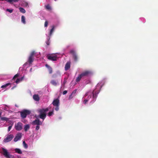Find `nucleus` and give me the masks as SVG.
Listing matches in <instances>:
<instances>
[{
  "label": "nucleus",
  "mask_w": 158,
  "mask_h": 158,
  "mask_svg": "<svg viewBox=\"0 0 158 158\" xmlns=\"http://www.w3.org/2000/svg\"><path fill=\"white\" fill-rule=\"evenodd\" d=\"M49 109L48 108H47L46 109H42L38 110V112L39 113V115L38 116V117H39L44 120L46 117V113L49 110Z\"/></svg>",
  "instance_id": "nucleus-1"
},
{
  "label": "nucleus",
  "mask_w": 158,
  "mask_h": 158,
  "mask_svg": "<svg viewBox=\"0 0 158 158\" xmlns=\"http://www.w3.org/2000/svg\"><path fill=\"white\" fill-rule=\"evenodd\" d=\"M30 113V111L27 110H24L20 112L21 117L23 118H26L27 116Z\"/></svg>",
  "instance_id": "nucleus-2"
},
{
  "label": "nucleus",
  "mask_w": 158,
  "mask_h": 158,
  "mask_svg": "<svg viewBox=\"0 0 158 158\" xmlns=\"http://www.w3.org/2000/svg\"><path fill=\"white\" fill-rule=\"evenodd\" d=\"M70 53L72 54L74 61H77L78 60V58L75 51L73 50H71L70 51Z\"/></svg>",
  "instance_id": "nucleus-3"
},
{
  "label": "nucleus",
  "mask_w": 158,
  "mask_h": 158,
  "mask_svg": "<svg viewBox=\"0 0 158 158\" xmlns=\"http://www.w3.org/2000/svg\"><path fill=\"white\" fill-rule=\"evenodd\" d=\"M14 136L12 134L8 135L7 137L3 140V142L5 143H7L10 141L13 138Z\"/></svg>",
  "instance_id": "nucleus-4"
},
{
  "label": "nucleus",
  "mask_w": 158,
  "mask_h": 158,
  "mask_svg": "<svg viewBox=\"0 0 158 158\" xmlns=\"http://www.w3.org/2000/svg\"><path fill=\"white\" fill-rule=\"evenodd\" d=\"M3 154L4 156L7 158H10V156H11L9 153L8 152L7 150L4 148H2Z\"/></svg>",
  "instance_id": "nucleus-5"
},
{
  "label": "nucleus",
  "mask_w": 158,
  "mask_h": 158,
  "mask_svg": "<svg viewBox=\"0 0 158 158\" xmlns=\"http://www.w3.org/2000/svg\"><path fill=\"white\" fill-rule=\"evenodd\" d=\"M15 128L17 131H20L22 129V124L20 122H19L15 125Z\"/></svg>",
  "instance_id": "nucleus-6"
},
{
  "label": "nucleus",
  "mask_w": 158,
  "mask_h": 158,
  "mask_svg": "<svg viewBox=\"0 0 158 158\" xmlns=\"http://www.w3.org/2000/svg\"><path fill=\"white\" fill-rule=\"evenodd\" d=\"M47 57L48 60L53 61L56 60L57 59V57L56 56H53L51 55H47Z\"/></svg>",
  "instance_id": "nucleus-7"
},
{
  "label": "nucleus",
  "mask_w": 158,
  "mask_h": 158,
  "mask_svg": "<svg viewBox=\"0 0 158 158\" xmlns=\"http://www.w3.org/2000/svg\"><path fill=\"white\" fill-rule=\"evenodd\" d=\"M22 134L21 133H18L15 137L14 138V140L15 142H17L22 137Z\"/></svg>",
  "instance_id": "nucleus-8"
},
{
  "label": "nucleus",
  "mask_w": 158,
  "mask_h": 158,
  "mask_svg": "<svg viewBox=\"0 0 158 158\" xmlns=\"http://www.w3.org/2000/svg\"><path fill=\"white\" fill-rule=\"evenodd\" d=\"M91 73V72L89 71H85L83 72L80 74L82 77H87Z\"/></svg>",
  "instance_id": "nucleus-9"
},
{
  "label": "nucleus",
  "mask_w": 158,
  "mask_h": 158,
  "mask_svg": "<svg viewBox=\"0 0 158 158\" xmlns=\"http://www.w3.org/2000/svg\"><path fill=\"white\" fill-rule=\"evenodd\" d=\"M32 124L33 125H42V123L39 119H36L32 122Z\"/></svg>",
  "instance_id": "nucleus-10"
},
{
  "label": "nucleus",
  "mask_w": 158,
  "mask_h": 158,
  "mask_svg": "<svg viewBox=\"0 0 158 158\" xmlns=\"http://www.w3.org/2000/svg\"><path fill=\"white\" fill-rule=\"evenodd\" d=\"M59 100L58 98L54 99L52 103L53 105L54 106H59Z\"/></svg>",
  "instance_id": "nucleus-11"
},
{
  "label": "nucleus",
  "mask_w": 158,
  "mask_h": 158,
  "mask_svg": "<svg viewBox=\"0 0 158 158\" xmlns=\"http://www.w3.org/2000/svg\"><path fill=\"white\" fill-rule=\"evenodd\" d=\"M92 94H93V102H94L95 101L96 98L97 97V95L98 94V93H96L95 92L94 93V91H93V92L91 93Z\"/></svg>",
  "instance_id": "nucleus-12"
},
{
  "label": "nucleus",
  "mask_w": 158,
  "mask_h": 158,
  "mask_svg": "<svg viewBox=\"0 0 158 158\" xmlns=\"http://www.w3.org/2000/svg\"><path fill=\"white\" fill-rule=\"evenodd\" d=\"M77 90L75 89L72 92L71 95L69 96V99H72L74 96H75Z\"/></svg>",
  "instance_id": "nucleus-13"
},
{
  "label": "nucleus",
  "mask_w": 158,
  "mask_h": 158,
  "mask_svg": "<svg viewBox=\"0 0 158 158\" xmlns=\"http://www.w3.org/2000/svg\"><path fill=\"white\" fill-rule=\"evenodd\" d=\"M70 67V62H67L65 64V70L67 71L69 69Z\"/></svg>",
  "instance_id": "nucleus-14"
},
{
  "label": "nucleus",
  "mask_w": 158,
  "mask_h": 158,
  "mask_svg": "<svg viewBox=\"0 0 158 158\" xmlns=\"http://www.w3.org/2000/svg\"><path fill=\"white\" fill-rule=\"evenodd\" d=\"M88 97L86 99H89L91 98V95H92V93L90 91H89L85 93V96L86 97V96H88Z\"/></svg>",
  "instance_id": "nucleus-15"
},
{
  "label": "nucleus",
  "mask_w": 158,
  "mask_h": 158,
  "mask_svg": "<svg viewBox=\"0 0 158 158\" xmlns=\"http://www.w3.org/2000/svg\"><path fill=\"white\" fill-rule=\"evenodd\" d=\"M33 98L36 101H38L40 100V97L38 94L34 95L33 96Z\"/></svg>",
  "instance_id": "nucleus-16"
},
{
  "label": "nucleus",
  "mask_w": 158,
  "mask_h": 158,
  "mask_svg": "<svg viewBox=\"0 0 158 158\" xmlns=\"http://www.w3.org/2000/svg\"><path fill=\"white\" fill-rule=\"evenodd\" d=\"M46 66L48 68L49 73L51 74L52 72V68L48 64H46Z\"/></svg>",
  "instance_id": "nucleus-17"
},
{
  "label": "nucleus",
  "mask_w": 158,
  "mask_h": 158,
  "mask_svg": "<svg viewBox=\"0 0 158 158\" xmlns=\"http://www.w3.org/2000/svg\"><path fill=\"white\" fill-rule=\"evenodd\" d=\"M30 127L29 124H27L24 126V130L25 132H27L30 128Z\"/></svg>",
  "instance_id": "nucleus-18"
},
{
  "label": "nucleus",
  "mask_w": 158,
  "mask_h": 158,
  "mask_svg": "<svg viewBox=\"0 0 158 158\" xmlns=\"http://www.w3.org/2000/svg\"><path fill=\"white\" fill-rule=\"evenodd\" d=\"M34 60V57L29 56L28 62L30 64H31L33 62Z\"/></svg>",
  "instance_id": "nucleus-19"
},
{
  "label": "nucleus",
  "mask_w": 158,
  "mask_h": 158,
  "mask_svg": "<svg viewBox=\"0 0 158 158\" xmlns=\"http://www.w3.org/2000/svg\"><path fill=\"white\" fill-rule=\"evenodd\" d=\"M82 78V77H81V74H79L78 76V77L76 78V81L77 82H78Z\"/></svg>",
  "instance_id": "nucleus-20"
},
{
  "label": "nucleus",
  "mask_w": 158,
  "mask_h": 158,
  "mask_svg": "<svg viewBox=\"0 0 158 158\" xmlns=\"http://www.w3.org/2000/svg\"><path fill=\"white\" fill-rule=\"evenodd\" d=\"M21 21L24 24L26 23L25 18L24 16L22 15L21 17Z\"/></svg>",
  "instance_id": "nucleus-21"
},
{
  "label": "nucleus",
  "mask_w": 158,
  "mask_h": 158,
  "mask_svg": "<svg viewBox=\"0 0 158 158\" xmlns=\"http://www.w3.org/2000/svg\"><path fill=\"white\" fill-rule=\"evenodd\" d=\"M51 83L53 85L56 86L57 85V82L55 80H52L51 81Z\"/></svg>",
  "instance_id": "nucleus-22"
},
{
  "label": "nucleus",
  "mask_w": 158,
  "mask_h": 158,
  "mask_svg": "<svg viewBox=\"0 0 158 158\" xmlns=\"http://www.w3.org/2000/svg\"><path fill=\"white\" fill-rule=\"evenodd\" d=\"M15 151L16 152H17L19 154H21L22 153V151L19 149L16 148L15 149Z\"/></svg>",
  "instance_id": "nucleus-23"
},
{
  "label": "nucleus",
  "mask_w": 158,
  "mask_h": 158,
  "mask_svg": "<svg viewBox=\"0 0 158 158\" xmlns=\"http://www.w3.org/2000/svg\"><path fill=\"white\" fill-rule=\"evenodd\" d=\"M54 30V26H52V28L51 29L49 33V35L50 36L51 35L53 32Z\"/></svg>",
  "instance_id": "nucleus-24"
},
{
  "label": "nucleus",
  "mask_w": 158,
  "mask_h": 158,
  "mask_svg": "<svg viewBox=\"0 0 158 158\" xmlns=\"http://www.w3.org/2000/svg\"><path fill=\"white\" fill-rule=\"evenodd\" d=\"M19 11L22 13H24L26 12L25 10L23 8L20 7L19 8Z\"/></svg>",
  "instance_id": "nucleus-25"
},
{
  "label": "nucleus",
  "mask_w": 158,
  "mask_h": 158,
  "mask_svg": "<svg viewBox=\"0 0 158 158\" xmlns=\"http://www.w3.org/2000/svg\"><path fill=\"white\" fill-rule=\"evenodd\" d=\"M10 83H7V84H6L2 85L1 86V88H4L6 87L7 86H8L9 85H10Z\"/></svg>",
  "instance_id": "nucleus-26"
},
{
  "label": "nucleus",
  "mask_w": 158,
  "mask_h": 158,
  "mask_svg": "<svg viewBox=\"0 0 158 158\" xmlns=\"http://www.w3.org/2000/svg\"><path fill=\"white\" fill-rule=\"evenodd\" d=\"M19 0H8L7 1L10 3L11 4L13 2H18Z\"/></svg>",
  "instance_id": "nucleus-27"
},
{
  "label": "nucleus",
  "mask_w": 158,
  "mask_h": 158,
  "mask_svg": "<svg viewBox=\"0 0 158 158\" xmlns=\"http://www.w3.org/2000/svg\"><path fill=\"white\" fill-rule=\"evenodd\" d=\"M1 118L2 120H4L6 121H7L9 119L8 118H7L6 117H1Z\"/></svg>",
  "instance_id": "nucleus-28"
},
{
  "label": "nucleus",
  "mask_w": 158,
  "mask_h": 158,
  "mask_svg": "<svg viewBox=\"0 0 158 158\" xmlns=\"http://www.w3.org/2000/svg\"><path fill=\"white\" fill-rule=\"evenodd\" d=\"M35 52L34 51H33L31 53L29 56L34 57V56L35 54Z\"/></svg>",
  "instance_id": "nucleus-29"
},
{
  "label": "nucleus",
  "mask_w": 158,
  "mask_h": 158,
  "mask_svg": "<svg viewBox=\"0 0 158 158\" xmlns=\"http://www.w3.org/2000/svg\"><path fill=\"white\" fill-rule=\"evenodd\" d=\"M23 77H22L21 78V79H20L18 78L17 79V80L15 81V82L16 83H18L20 82V81H22L23 80Z\"/></svg>",
  "instance_id": "nucleus-30"
},
{
  "label": "nucleus",
  "mask_w": 158,
  "mask_h": 158,
  "mask_svg": "<svg viewBox=\"0 0 158 158\" xmlns=\"http://www.w3.org/2000/svg\"><path fill=\"white\" fill-rule=\"evenodd\" d=\"M23 144L24 147L25 148H27V147H28L25 141H23Z\"/></svg>",
  "instance_id": "nucleus-31"
},
{
  "label": "nucleus",
  "mask_w": 158,
  "mask_h": 158,
  "mask_svg": "<svg viewBox=\"0 0 158 158\" xmlns=\"http://www.w3.org/2000/svg\"><path fill=\"white\" fill-rule=\"evenodd\" d=\"M53 114V111L49 112L48 114V115L49 116H50Z\"/></svg>",
  "instance_id": "nucleus-32"
},
{
  "label": "nucleus",
  "mask_w": 158,
  "mask_h": 158,
  "mask_svg": "<svg viewBox=\"0 0 158 158\" xmlns=\"http://www.w3.org/2000/svg\"><path fill=\"white\" fill-rule=\"evenodd\" d=\"M46 8L48 10H51V7L49 5H48L45 6Z\"/></svg>",
  "instance_id": "nucleus-33"
},
{
  "label": "nucleus",
  "mask_w": 158,
  "mask_h": 158,
  "mask_svg": "<svg viewBox=\"0 0 158 158\" xmlns=\"http://www.w3.org/2000/svg\"><path fill=\"white\" fill-rule=\"evenodd\" d=\"M19 76V74H16L14 76L13 78V79L15 80L16 78L18 77Z\"/></svg>",
  "instance_id": "nucleus-34"
},
{
  "label": "nucleus",
  "mask_w": 158,
  "mask_h": 158,
  "mask_svg": "<svg viewBox=\"0 0 158 158\" xmlns=\"http://www.w3.org/2000/svg\"><path fill=\"white\" fill-rule=\"evenodd\" d=\"M88 101V99H86L84 100L83 101V103L84 104H86L87 102Z\"/></svg>",
  "instance_id": "nucleus-35"
},
{
  "label": "nucleus",
  "mask_w": 158,
  "mask_h": 158,
  "mask_svg": "<svg viewBox=\"0 0 158 158\" xmlns=\"http://www.w3.org/2000/svg\"><path fill=\"white\" fill-rule=\"evenodd\" d=\"M6 11L9 12L10 13H11L13 12V10L12 9H6Z\"/></svg>",
  "instance_id": "nucleus-36"
},
{
  "label": "nucleus",
  "mask_w": 158,
  "mask_h": 158,
  "mask_svg": "<svg viewBox=\"0 0 158 158\" xmlns=\"http://www.w3.org/2000/svg\"><path fill=\"white\" fill-rule=\"evenodd\" d=\"M48 22L47 21H45L44 23V27H46L48 26Z\"/></svg>",
  "instance_id": "nucleus-37"
},
{
  "label": "nucleus",
  "mask_w": 158,
  "mask_h": 158,
  "mask_svg": "<svg viewBox=\"0 0 158 158\" xmlns=\"http://www.w3.org/2000/svg\"><path fill=\"white\" fill-rule=\"evenodd\" d=\"M40 125H37L36 127V128H35V130H36V131H38L40 128Z\"/></svg>",
  "instance_id": "nucleus-38"
},
{
  "label": "nucleus",
  "mask_w": 158,
  "mask_h": 158,
  "mask_svg": "<svg viewBox=\"0 0 158 158\" xmlns=\"http://www.w3.org/2000/svg\"><path fill=\"white\" fill-rule=\"evenodd\" d=\"M55 110L56 111H58L59 110V106H56Z\"/></svg>",
  "instance_id": "nucleus-39"
},
{
  "label": "nucleus",
  "mask_w": 158,
  "mask_h": 158,
  "mask_svg": "<svg viewBox=\"0 0 158 158\" xmlns=\"http://www.w3.org/2000/svg\"><path fill=\"white\" fill-rule=\"evenodd\" d=\"M12 125H11L10 126H9L8 128V131H10L11 130L12 127Z\"/></svg>",
  "instance_id": "nucleus-40"
},
{
  "label": "nucleus",
  "mask_w": 158,
  "mask_h": 158,
  "mask_svg": "<svg viewBox=\"0 0 158 158\" xmlns=\"http://www.w3.org/2000/svg\"><path fill=\"white\" fill-rule=\"evenodd\" d=\"M67 92V90H64L63 92V95H64L66 94Z\"/></svg>",
  "instance_id": "nucleus-41"
},
{
  "label": "nucleus",
  "mask_w": 158,
  "mask_h": 158,
  "mask_svg": "<svg viewBox=\"0 0 158 158\" xmlns=\"http://www.w3.org/2000/svg\"><path fill=\"white\" fill-rule=\"evenodd\" d=\"M46 44L48 45H49L50 44V42L48 41L46 42Z\"/></svg>",
  "instance_id": "nucleus-42"
},
{
  "label": "nucleus",
  "mask_w": 158,
  "mask_h": 158,
  "mask_svg": "<svg viewBox=\"0 0 158 158\" xmlns=\"http://www.w3.org/2000/svg\"><path fill=\"white\" fill-rule=\"evenodd\" d=\"M66 81L65 80H64V84H65L66 83Z\"/></svg>",
  "instance_id": "nucleus-43"
},
{
  "label": "nucleus",
  "mask_w": 158,
  "mask_h": 158,
  "mask_svg": "<svg viewBox=\"0 0 158 158\" xmlns=\"http://www.w3.org/2000/svg\"><path fill=\"white\" fill-rule=\"evenodd\" d=\"M1 115H2V114L1 112H0V117L1 116Z\"/></svg>",
  "instance_id": "nucleus-44"
},
{
  "label": "nucleus",
  "mask_w": 158,
  "mask_h": 158,
  "mask_svg": "<svg viewBox=\"0 0 158 158\" xmlns=\"http://www.w3.org/2000/svg\"><path fill=\"white\" fill-rule=\"evenodd\" d=\"M14 87H13L12 88V89H14Z\"/></svg>",
  "instance_id": "nucleus-45"
},
{
  "label": "nucleus",
  "mask_w": 158,
  "mask_h": 158,
  "mask_svg": "<svg viewBox=\"0 0 158 158\" xmlns=\"http://www.w3.org/2000/svg\"><path fill=\"white\" fill-rule=\"evenodd\" d=\"M55 1H56V0H54Z\"/></svg>",
  "instance_id": "nucleus-46"
}]
</instances>
